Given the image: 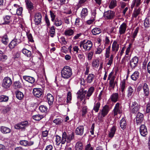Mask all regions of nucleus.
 I'll return each mask as SVG.
<instances>
[{
  "label": "nucleus",
  "mask_w": 150,
  "mask_h": 150,
  "mask_svg": "<svg viewBox=\"0 0 150 150\" xmlns=\"http://www.w3.org/2000/svg\"><path fill=\"white\" fill-rule=\"evenodd\" d=\"M94 90V88L93 86L89 88L88 91H86L83 90V89H81L77 92V98L82 101L85 97V94L87 93L86 98L89 99V97L92 95Z\"/></svg>",
  "instance_id": "1"
},
{
  "label": "nucleus",
  "mask_w": 150,
  "mask_h": 150,
  "mask_svg": "<svg viewBox=\"0 0 150 150\" xmlns=\"http://www.w3.org/2000/svg\"><path fill=\"white\" fill-rule=\"evenodd\" d=\"M61 73L62 78L68 79L72 75V69L69 66H65L62 70Z\"/></svg>",
  "instance_id": "2"
},
{
  "label": "nucleus",
  "mask_w": 150,
  "mask_h": 150,
  "mask_svg": "<svg viewBox=\"0 0 150 150\" xmlns=\"http://www.w3.org/2000/svg\"><path fill=\"white\" fill-rule=\"evenodd\" d=\"M109 110L110 109L108 105H105L104 106L101 110V112H99L98 114V120L100 121H103V118L108 114Z\"/></svg>",
  "instance_id": "3"
},
{
  "label": "nucleus",
  "mask_w": 150,
  "mask_h": 150,
  "mask_svg": "<svg viewBox=\"0 0 150 150\" xmlns=\"http://www.w3.org/2000/svg\"><path fill=\"white\" fill-rule=\"evenodd\" d=\"M22 52L24 54L25 56L27 57H32V61L34 63H36V62L34 60V59H36L38 60L39 59H41L42 58V55L41 54V56L39 58L37 57H32V54L31 52L26 49L25 48H23L22 50Z\"/></svg>",
  "instance_id": "4"
},
{
  "label": "nucleus",
  "mask_w": 150,
  "mask_h": 150,
  "mask_svg": "<svg viewBox=\"0 0 150 150\" xmlns=\"http://www.w3.org/2000/svg\"><path fill=\"white\" fill-rule=\"evenodd\" d=\"M67 135L65 132L63 133L62 136V139L61 140V137L58 135L56 136V142L57 144L58 143V144L59 143H61L62 144H65L67 140Z\"/></svg>",
  "instance_id": "5"
},
{
  "label": "nucleus",
  "mask_w": 150,
  "mask_h": 150,
  "mask_svg": "<svg viewBox=\"0 0 150 150\" xmlns=\"http://www.w3.org/2000/svg\"><path fill=\"white\" fill-rule=\"evenodd\" d=\"M12 83V81L11 79L9 77H6L3 80L2 86L4 88H9Z\"/></svg>",
  "instance_id": "6"
},
{
  "label": "nucleus",
  "mask_w": 150,
  "mask_h": 150,
  "mask_svg": "<svg viewBox=\"0 0 150 150\" xmlns=\"http://www.w3.org/2000/svg\"><path fill=\"white\" fill-rule=\"evenodd\" d=\"M29 123L27 121H24L14 126L16 129H25V127L28 126Z\"/></svg>",
  "instance_id": "7"
},
{
  "label": "nucleus",
  "mask_w": 150,
  "mask_h": 150,
  "mask_svg": "<svg viewBox=\"0 0 150 150\" xmlns=\"http://www.w3.org/2000/svg\"><path fill=\"white\" fill-rule=\"evenodd\" d=\"M115 16L114 11L110 10L105 12L103 14V16L108 20H111L114 18Z\"/></svg>",
  "instance_id": "8"
},
{
  "label": "nucleus",
  "mask_w": 150,
  "mask_h": 150,
  "mask_svg": "<svg viewBox=\"0 0 150 150\" xmlns=\"http://www.w3.org/2000/svg\"><path fill=\"white\" fill-rule=\"evenodd\" d=\"M139 61L138 58L135 56L132 59L129 61V65L132 69H135L137 66Z\"/></svg>",
  "instance_id": "9"
},
{
  "label": "nucleus",
  "mask_w": 150,
  "mask_h": 150,
  "mask_svg": "<svg viewBox=\"0 0 150 150\" xmlns=\"http://www.w3.org/2000/svg\"><path fill=\"white\" fill-rule=\"evenodd\" d=\"M83 48L85 50L89 51L90 50L92 46V43L91 41L84 40Z\"/></svg>",
  "instance_id": "10"
},
{
  "label": "nucleus",
  "mask_w": 150,
  "mask_h": 150,
  "mask_svg": "<svg viewBox=\"0 0 150 150\" xmlns=\"http://www.w3.org/2000/svg\"><path fill=\"white\" fill-rule=\"evenodd\" d=\"M127 84L126 83L125 79H124L120 82V90L122 92V96L124 97L125 96V91L127 87Z\"/></svg>",
  "instance_id": "11"
},
{
  "label": "nucleus",
  "mask_w": 150,
  "mask_h": 150,
  "mask_svg": "<svg viewBox=\"0 0 150 150\" xmlns=\"http://www.w3.org/2000/svg\"><path fill=\"white\" fill-rule=\"evenodd\" d=\"M25 2L27 8L28 10L29 13L31 14L32 10L34 8L33 4L31 1L29 0H25Z\"/></svg>",
  "instance_id": "12"
},
{
  "label": "nucleus",
  "mask_w": 150,
  "mask_h": 150,
  "mask_svg": "<svg viewBox=\"0 0 150 150\" xmlns=\"http://www.w3.org/2000/svg\"><path fill=\"white\" fill-rule=\"evenodd\" d=\"M131 112L132 113H136L139 108L140 105L138 104H132L129 105Z\"/></svg>",
  "instance_id": "13"
},
{
  "label": "nucleus",
  "mask_w": 150,
  "mask_h": 150,
  "mask_svg": "<svg viewBox=\"0 0 150 150\" xmlns=\"http://www.w3.org/2000/svg\"><path fill=\"white\" fill-rule=\"evenodd\" d=\"M34 17V21L35 25H38L40 24L42 19L41 14L40 13H37L35 14Z\"/></svg>",
  "instance_id": "14"
},
{
  "label": "nucleus",
  "mask_w": 150,
  "mask_h": 150,
  "mask_svg": "<svg viewBox=\"0 0 150 150\" xmlns=\"http://www.w3.org/2000/svg\"><path fill=\"white\" fill-rule=\"evenodd\" d=\"M136 122L137 125L141 123L144 119V115L143 114L138 112L137 113L136 117Z\"/></svg>",
  "instance_id": "15"
},
{
  "label": "nucleus",
  "mask_w": 150,
  "mask_h": 150,
  "mask_svg": "<svg viewBox=\"0 0 150 150\" xmlns=\"http://www.w3.org/2000/svg\"><path fill=\"white\" fill-rule=\"evenodd\" d=\"M33 93L35 96L39 98L42 95V92L41 88H34L33 89Z\"/></svg>",
  "instance_id": "16"
},
{
  "label": "nucleus",
  "mask_w": 150,
  "mask_h": 150,
  "mask_svg": "<svg viewBox=\"0 0 150 150\" xmlns=\"http://www.w3.org/2000/svg\"><path fill=\"white\" fill-rule=\"evenodd\" d=\"M140 132L141 135L143 137L145 136L147 134L148 132L146 126L144 125H142L140 127Z\"/></svg>",
  "instance_id": "17"
},
{
  "label": "nucleus",
  "mask_w": 150,
  "mask_h": 150,
  "mask_svg": "<svg viewBox=\"0 0 150 150\" xmlns=\"http://www.w3.org/2000/svg\"><path fill=\"white\" fill-rule=\"evenodd\" d=\"M0 131L3 134H8L10 133L11 130L10 128L4 126L0 127Z\"/></svg>",
  "instance_id": "18"
},
{
  "label": "nucleus",
  "mask_w": 150,
  "mask_h": 150,
  "mask_svg": "<svg viewBox=\"0 0 150 150\" xmlns=\"http://www.w3.org/2000/svg\"><path fill=\"white\" fill-rule=\"evenodd\" d=\"M127 28L126 24L124 23H123L119 28V32L120 35L124 34L125 33Z\"/></svg>",
  "instance_id": "19"
},
{
  "label": "nucleus",
  "mask_w": 150,
  "mask_h": 150,
  "mask_svg": "<svg viewBox=\"0 0 150 150\" xmlns=\"http://www.w3.org/2000/svg\"><path fill=\"white\" fill-rule=\"evenodd\" d=\"M119 48V45L116 41L115 40L112 44V50L115 54L118 51Z\"/></svg>",
  "instance_id": "20"
},
{
  "label": "nucleus",
  "mask_w": 150,
  "mask_h": 150,
  "mask_svg": "<svg viewBox=\"0 0 150 150\" xmlns=\"http://www.w3.org/2000/svg\"><path fill=\"white\" fill-rule=\"evenodd\" d=\"M74 32L73 30L69 28L66 30L64 33V35L67 37L71 36L73 35Z\"/></svg>",
  "instance_id": "21"
},
{
  "label": "nucleus",
  "mask_w": 150,
  "mask_h": 150,
  "mask_svg": "<svg viewBox=\"0 0 150 150\" xmlns=\"http://www.w3.org/2000/svg\"><path fill=\"white\" fill-rule=\"evenodd\" d=\"M23 79L26 81L32 84L34 83L35 81V79L33 77L29 76H24Z\"/></svg>",
  "instance_id": "22"
},
{
  "label": "nucleus",
  "mask_w": 150,
  "mask_h": 150,
  "mask_svg": "<svg viewBox=\"0 0 150 150\" xmlns=\"http://www.w3.org/2000/svg\"><path fill=\"white\" fill-rule=\"evenodd\" d=\"M95 75L94 74H90L88 75L86 79V81L87 83H91L93 81Z\"/></svg>",
  "instance_id": "23"
},
{
  "label": "nucleus",
  "mask_w": 150,
  "mask_h": 150,
  "mask_svg": "<svg viewBox=\"0 0 150 150\" xmlns=\"http://www.w3.org/2000/svg\"><path fill=\"white\" fill-rule=\"evenodd\" d=\"M55 28L53 26L51 27L49 29V35L51 37L53 38L55 35Z\"/></svg>",
  "instance_id": "24"
},
{
  "label": "nucleus",
  "mask_w": 150,
  "mask_h": 150,
  "mask_svg": "<svg viewBox=\"0 0 150 150\" xmlns=\"http://www.w3.org/2000/svg\"><path fill=\"white\" fill-rule=\"evenodd\" d=\"M83 126L78 127L76 130V134L78 135H82L83 133Z\"/></svg>",
  "instance_id": "25"
},
{
  "label": "nucleus",
  "mask_w": 150,
  "mask_h": 150,
  "mask_svg": "<svg viewBox=\"0 0 150 150\" xmlns=\"http://www.w3.org/2000/svg\"><path fill=\"white\" fill-rule=\"evenodd\" d=\"M118 98V94L117 93H113L110 97L111 101L114 103H116L117 101Z\"/></svg>",
  "instance_id": "26"
},
{
  "label": "nucleus",
  "mask_w": 150,
  "mask_h": 150,
  "mask_svg": "<svg viewBox=\"0 0 150 150\" xmlns=\"http://www.w3.org/2000/svg\"><path fill=\"white\" fill-rule=\"evenodd\" d=\"M4 22L2 23L3 25L8 24L11 21V16L9 15H6L4 17Z\"/></svg>",
  "instance_id": "27"
},
{
  "label": "nucleus",
  "mask_w": 150,
  "mask_h": 150,
  "mask_svg": "<svg viewBox=\"0 0 150 150\" xmlns=\"http://www.w3.org/2000/svg\"><path fill=\"white\" fill-rule=\"evenodd\" d=\"M139 73L137 71H135L131 76V78L132 80L136 81L139 78Z\"/></svg>",
  "instance_id": "28"
},
{
  "label": "nucleus",
  "mask_w": 150,
  "mask_h": 150,
  "mask_svg": "<svg viewBox=\"0 0 150 150\" xmlns=\"http://www.w3.org/2000/svg\"><path fill=\"white\" fill-rule=\"evenodd\" d=\"M127 96L128 97H131L133 93L134 90L130 86H129L127 90Z\"/></svg>",
  "instance_id": "29"
},
{
  "label": "nucleus",
  "mask_w": 150,
  "mask_h": 150,
  "mask_svg": "<svg viewBox=\"0 0 150 150\" xmlns=\"http://www.w3.org/2000/svg\"><path fill=\"white\" fill-rule=\"evenodd\" d=\"M74 134L73 132L67 135L66 141L67 142L69 143L71 140L74 139Z\"/></svg>",
  "instance_id": "30"
},
{
  "label": "nucleus",
  "mask_w": 150,
  "mask_h": 150,
  "mask_svg": "<svg viewBox=\"0 0 150 150\" xmlns=\"http://www.w3.org/2000/svg\"><path fill=\"white\" fill-rule=\"evenodd\" d=\"M83 147V144L80 141L77 142L75 146L76 150H82Z\"/></svg>",
  "instance_id": "31"
},
{
  "label": "nucleus",
  "mask_w": 150,
  "mask_h": 150,
  "mask_svg": "<svg viewBox=\"0 0 150 150\" xmlns=\"http://www.w3.org/2000/svg\"><path fill=\"white\" fill-rule=\"evenodd\" d=\"M143 87L145 95L146 96H148L149 94V89L148 85L146 83H144Z\"/></svg>",
  "instance_id": "32"
},
{
  "label": "nucleus",
  "mask_w": 150,
  "mask_h": 150,
  "mask_svg": "<svg viewBox=\"0 0 150 150\" xmlns=\"http://www.w3.org/2000/svg\"><path fill=\"white\" fill-rule=\"evenodd\" d=\"M120 104H116L113 110L114 116L116 115L118 113H120V111L119 108Z\"/></svg>",
  "instance_id": "33"
},
{
  "label": "nucleus",
  "mask_w": 150,
  "mask_h": 150,
  "mask_svg": "<svg viewBox=\"0 0 150 150\" xmlns=\"http://www.w3.org/2000/svg\"><path fill=\"white\" fill-rule=\"evenodd\" d=\"M116 129L114 127H112L110 129V132L108 134V137H109L112 138L113 137L115 133Z\"/></svg>",
  "instance_id": "34"
},
{
  "label": "nucleus",
  "mask_w": 150,
  "mask_h": 150,
  "mask_svg": "<svg viewBox=\"0 0 150 150\" xmlns=\"http://www.w3.org/2000/svg\"><path fill=\"white\" fill-rule=\"evenodd\" d=\"M54 24L56 26H59L61 25L62 23V21L61 19L56 18L54 20Z\"/></svg>",
  "instance_id": "35"
},
{
  "label": "nucleus",
  "mask_w": 150,
  "mask_h": 150,
  "mask_svg": "<svg viewBox=\"0 0 150 150\" xmlns=\"http://www.w3.org/2000/svg\"><path fill=\"white\" fill-rule=\"evenodd\" d=\"M15 40H16L13 39L9 44L8 46L10 49L12 50L17 45V43L16 42Z\"/></svg>",
  "instance_id": "36"
},
{
  "label": "nucleus",
  "mask_w": 150,
  "mask_h": 150,
  "mask_svg": "<svg viewBox=\"0 0 150 150\" xmlns=\"http://www.w3.org/2000/svg\"><path fill=\"white\" fill-rule=\"evenodd\" d=\"M4 51H2L0 50V59L3 61L6 59L7 58V56L4 54Z\"/></svg>",
  "instance_id": "37"
},
{
  "label": "nucleus",
  "mask_w": 150,
  "mask_h": 150,
  "mask_svg": "<svg viewBox=\"0 0 150 150\" xmlns=\"http://www.w3.org/2000/svg\"><path fill=\"white\" fill-rule=\"evenodd\" d=\"M13 87L16 89L22 87V84L19 81H16L14 82Z\"/></svg>",
  "instance_id": "38"
},
{
  "label": "nucleus",
  "mask_w": 150,
  "mask_h": 150,
  "mask_svg": "<svg viewBox=\"0 0 150 150\" xmlns=\"http://www.w3.org/2000/svg\"><path fill=\"white\" fill-rule=\"evenodd\" d=\"M120 127L123 129H124L126 128V121L124 118H123L120 120Z\"/></svg>",
  "instance_id": "39"
},
{
  "label": "nucleus",
  "mask_w": 150,
  "mask_h": 150,
  "mask_svg": "<svg viewBox=\"0 0 150 150\" xmlns=\"http://www.w3.org/2000/svg\"><path fill=\"white\" fill-rule=\"evenodd\" d=\"M1 42L4 45H6L8 42V39L6 34H5L2 37L1 39Z\"/></svg>",
  "instance_id": "40"
},
{
  "label": "nucleus",
  "mask_w": 150,
  "mask_h": 150,
  "mask_svg": "<svg viewBox=\"0 0 150 150\" xmlns=\"http://www.w3.org/2000/svg\"><path fill=\"white\" fill-rule=\"evenodd\" d=\"M117 2L116 0H112L109 6V8L112 9L115 8L117 6Z\"/></svg>",
  "instance_id": "41"
},
{
  "label": "nucleus",
  "mask_w": 150,
  "mask_h": 150,
  "mask_svg": "<svg viewBox=\"0 0 150 150\" xmlns=\"http://www.w3.org/2000/svg\"><path fill=\"white\" fill-rule=\"evenodd\" d=\"M88 9L86 8H83L81 13V16L82 18H85L88 15Z\"/></svg>",
  "instance_id": "42"
},
{
  "label": "nucleus",
  "mask_w": 150,
  "mask_h": 150,
  "mask_svg": "<svg viewBox=\"0 0 150 150\" xmlns=\"http://www.w3.org/2000/svg\"><path fill=\"white\" fill-rule=\"evenodd\" d=\"M101 32V30L98 28H95L92 30V32L93 35H96L99 34Z\"/></svg>",
  "instance_id": "43"
},
{
  "label": "nucleus",
  "mask_w": 150,
  "mask_h": 150,
  "mask_svg": "<svg viewBox=\"0 0 150 150\" xmlns=\"http://www.w3.org/2000/svg\"><path fill=\"white\" fill-rule=\"evenodd\" d=\"M24 95L20 91H17L16 93V97L20 100H21L23 97Z\"/></svg>",
  "instance_id": "44"
},
{
  "label": "nucleus",
  "mask_w": 150,
  "mask_h": 150,
  "mask_svg": "<svg viewBox=\"0 0 150 150\" xmlns=\"http://www.w3.org/2000/svg\"><path fill=\"white\" fill-rule=\"evenodd\" d=\"M43 117V115H41L40 114L36 115L33 116V119L37 121L40 120Z\"/></svg>",
  "instance_id": "45"
},
{
  "label": "nucleus",
  "mask_w": 150,
  "mask_h": 150,
  "mask_svg": "<svg viewBox=\"0 0 150 150\" xmlns=\"http://www.w3.org/2000/svg\"><path fill=\"white\" fill-rule=\"evenodd\" d=\"M92 64L93 67H98L99 65V60L98 59H93Z\"/></svg>",
  "instance_id": "46"
},
{
  "label": "nucleus",
  "mask_w": 150,
  "mask_h": 150,
  "mask_svg": "<svg viewBox=\"0 0 150 150\" xmlns=\"http://www.w3.org/2000/svg\"><path fill=\"white\" fill-rule=\"evenodd\" d=\"M8 100V96L1 95L0 96V102H6Z\"/></svg>",
  "instance_id": "47"
},
{
  "label": "nucleus",
  "mask_w": 150,
  "mask_h": 150,
  "mask_svg": "<svg viewBox=\"0 0 150 150\" xmlns=\"http://www.w3.org/2000/svg\"><path fill=\"white\" fill-rule=\"evenodd\" d=\"M82 116L83 117H85L86 115L87 112V108L86 106L84 105L82 106Z\"/></svg>",
  "instance_id": "48"
},
{
  "label": "nucleus",
  "mask_w": 150,
  "mask_h": 150,
  "mask_svg": "<svg viewBox=\"0 0 150 150\" xmlns=\"http://www.w3.org/2000/svg\"><path fill=\"white\" fill-rule=\"evenodd\" d=\"M47 98L48 103L50 102V103H53L54 100L53 97L52 95L50 93H48L47 95Z\"/></svg>",
  "instance_id": "49"
},
{
  "label": "nucleus",
  "mask_w": 150,
  "mask_h": 150,
  "mask_svg": "<svg viewBox=\"0 0 150 150\" xmlns=\"http://www.w3.org/2000/svg\"><path fill=\"white\" fill-rule=\"evenodd\" d=\"M144 26L146 28H147L150 26V21L149 19L148 18H146L145 19L144 21Z\"/></svg>",
  "instance_id": "50"
},
{
  "label": "nucleus",
  "mask_w": 150,
  "mask_h": 150,
  "mask_svg": "<svg viewBox=\"0 0 150 150\" xmlns=\"http://www.w3.org/2000/svg\"><path fill=\"white\" fill-rule=\"evenodd\" d=\"M141 9L140 8H138L137 9H135L134 11L133 14V16L135 17L136 18L137 16L139 14Z\"/></svg>",
  "instance_id": "51"
},
{
  "label": "nucleus",
  "mask_w": 150,
  "mask_h": 150,
  "mask_svg": "<svg viewBox=\"0 0 150 150\" xmlns=\"http://www.w3.org/2000/svg\"><path fill=\"white\" fill-rule=\"evenodd\" d=\"M40 111L42 112H45L47 111V108L46 106L43 105H41L39 108Z\"/></svg>",
  "instance_id": "52"
},
{
  "label": "nucleus",
  "mask_w": 150,
  "mask_h": 150,
  "mask_svg": "<svg viewBox=\"0 0 150 150\" xmlns=\"http://www.w3.org/2000/svg\"><path fill=\"white\" fill-rule=\"evenodd\" d=\"M63 122V120L61 118H56L53 120V122L56 125H59Z\"/></svg>",
  "instance_id": "53"
},
{
  "label": "nucleus",
  "mask_w": 150,
  "mask_h": 150,
  "mask_svg": "<svg viewBox=\"0 0 150 150\" xmlns=\"http://www.w3.org/2000/svg\"><path fill=\"white\" fill-rule=\"evenodd\" d=\"M51 18V21L52 22H54V20L56 19V15L52 11H50Z\"/></svg>",
  "instance_id": "54"
},
{
  "label": "nucleus",
  "mask_w": 150,
  "mask_h": 150,
  "mask_svg": "<svg viewBox=\"0 0 150 150\" xmlns=\"http://www.w3.org/2000/svg\"><path fill=\"white\" fill-rule=\"evenodd\" d=\"M100 107V104H94L93 110L96 112H98Z\"/></svg>",
  "instance_id": "55"
},
{
  "label": "nucleus",
  "mask_w": 150,
  "mask_h": 150,
  "mask_svg": "<svg viewBox=\"0 0 150 150\" xmlns=\"http://www.w3.org/2000/svg\"><path fill=\"white\" fill-rule=\"evenodd\" d=\"M27 35L29 41L32 42H34L31 34L28 33H27Z\"/></svg>",
  "instance_id": "56"
},
{
  "label": "nucleus",
  "mask_w": 150,
  "mask_h": 150,
  "mask_svg": "<svg viewBox=\"0 0 150 150\" xmlns=\"http://www.w3.org/2000/svg\"><path fill=\"white\" fill-rule=\"evenodd\" d=\"M21 145L25 146H28V141L25 140H21L20 141Z\"/></svg>",
  "instance_id": "57"
},
{
  "label": "nucleus",
  "mask_w": 150,
  "mask_h": 150,
  "mask_svg": "<svg viewBox=\"0 0 150 150\" xmlns=\"http://www.w3.org/2000/svg\"><path fill=\"white\" fill-rule=\"evenodd\" d=\"M20 56V53L18 52H15L13 55L12 58L14 59L19 58Z\"/></svg>",
  "instance_id": "58"
},
{
  "label": "nucleus",
  "mask_w": 150,
  "mask_h": 150,
  "mask_svg": "<svg viewBox=\"0 0 150 150\" xmlns=\"http://www.w3.org/2000/svg\"><path fill=\"white\" fill-rule=\"evenodd\" d=\"M93 147L91 146V144H89L86 145L84 150H93Z\"/></svg>",
  "instance_id": "59"
},
{
  "label": "nucleus",
  "mask_w": 150,
  "mask_h": 150,
  "mask_svg": "<svg viewBox=\"0 0 150 150\" xmlns=\"http://www.w3.org/2000/svg\"><path fill=\"white\" fill-rule=\"evenodd\" d=\"M71 99V95L70 92H69L67 94V102H70Z\"/></svg>",
  "instance_id": "60"
},
{
  "label": "nucleus",
  "mask_w": 150,
  "mask_h": 150,
  "mask_svg": "<svg viewBox=\"0 0 150 150\" xmlns=\"http://www.w3.org/2000/svg\"><path fill=\"white\" fill-rule=\"evenodd\" d=\"M19 36L20 37V38H17L16 35V36L15 38L14 39V40H15L16 42V43H17V45H18V44L20 43L21 42V35L20 34H19Z\"/></svg>",
  "instance_id": "61"
},
{
  "label": "nucleus",
  "mask_w": 150,
  "mask_h": 150,
  "mask_svg": "<svg viewBox=\"0 0 150 150\" xmlns=\"http://www.w3.org/2000/svg\"><path fill=\"white\" fill-rule=\"evenodd\" d=\"M23 11V8L22 7H20L17 9L16 11V13L18 16L21 15Z\"/></svg>",
  "instance_id": "62"
},
{
  "label": "nucleus",
  "mask_w": 150,
  "mask_h": 150,
  "mask_svg": "<svg viewBox=\"0 0 150 150\" xmlns=\"http://www.w3.org/2000/svg\"><path fill=\"white\" fill-rule=\"evenodd\" d=\"M139 29V27H137L136 29H135L134 31V32L133 35H132V38H134V39L136 37V36L137 33H138V30Z\"/></svg>",
  "instance_id": "63"
},
{
  "label": "nucleus",
  "mask_w": 150,
  "mask_h": 150,
  "mask_svg": "<svg viewBox=\"0 0 150 150\" xmlns=\"http://www.w3.org/2000/svg\"><path fill=\"white\" fill-rule=\"evenodd\" d=\"M48 135V131L46 130L42 132L41 135L43 137H47Z\"/></svg>",
  "instance_id": "64"
}]
</instances>
